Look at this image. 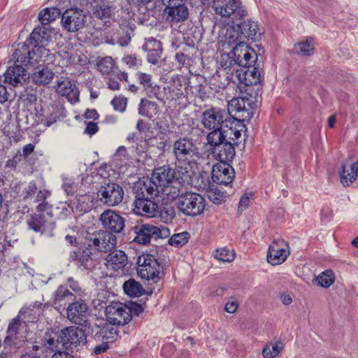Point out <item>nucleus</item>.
Instances as JSON below:
<instances>
[{
  "label": "nucleus",
  "instance_id": "46",
  "mask_svg": "<svg viewBox=\"0 0 358 358\" xmlns=\"http://www.w3.org/2000/svg\"><path fill=\"white\" fill-rule=\"evenodd\" d=\"M113 14L112 6L106 4H98L93 9V15L95 17L103 20L110 18Z\"/></svg>",
  "mask_w": 358,
  "mask_h": 358
},
{
  "label": "nucleus",
  "instance_id": "49",
  "mask_svg": "<svg viewBox=\"0 0 358 358\" xmlns=\"http://www.w3.org/2000/svg\"><path fill=\"white\" fill-rule=\"evenodd\" d=\"M190 235L187 231L175 234L169 239V244L178 248L185 245L189 241Z\"/></svg>",
  "mask_w": 358,
  "mask_h": 358
},
{
  "label": "nucleus",
  "instance_id": "44",
  "mask_svg": "<svg viewBox=\"0 0 358 358\" xmlns=\"http://www.w3.org/2000/svg\"><path fill=\"white\" fill-rule=\"evenodd\" d=\"M124 304L127 306V313L128 315L127 318L129 322H131L134 317H139L140 315L144 312V308L141 303L129 301Z\"/></svg>",
  "mask_w": 358,
  "mask_h": 358
},
{
  "label": "nucleus",
  "instance_id": "32",
  "mask_svg": "<svg viewBox=\"0 0 358 358\" xmlns=\"http://www.w3.org/2000/svg\"><path fill=\"white\" fill-rule=\"evenodd\" d=\"M86 15L83 9L69 8V31H76L83 28L85 22Z\"/></svg>",
  "mask_w": 358,
  "mask_h": 358
},
{
  "label": "nucleus",
  "instance_id": "50",
  "mask_svg": "<svg viewBox=\"0 0 358 358\" xmlns=\"http://www.w3.org/2000/svg\"><path fill=\"white\" fill-rule=\"evenodd\" d=\"M335 276L331 270H326L317 278L318 284L324 288L329 287L334 282Z\"/></svg>",
  "mask_w": 358,
  "mask_h": 358
},
{
  "label": "nucleus",
  "instance_id": "52",
  "mask_svg": "<svg viewBox=\"0 0 358 358\" xmlns=\"http://www.w3.org/2000/svg\"><path fill=\"white\" fill-rule=\"evenodd\" d=\"M173 175H174L173 181H178L180 184L183 185L190 178L189 171L187 168L176 166L173 169Z\"/></svg>",
  "mask_w": 358,
  "mask_h": 358
},
{
  "label": "nucleus",
  "instance_id": "20",
  "mask_svg": "<svg viewBox=\"0 0 358 358\" xmlns=\"http://www.w3.org/2000/svg\"><path fill=\"white\" fill-rule=\"evenodd\" d=\"M99 220L105 230L112 234H120L124 229V218L113 210H104Z\"/></svg>",
  "mask_w": 358,
  "mask_h": 358
},
{
  "label": "nucleus",
  "instance_id": "63",
  "mask_svg": "<svg viewBox=\"0 0 358 358\" xmlns=\"http://www.w3.org/2000/svg\"><path fill=\"white\" fill-rule=\"evenodd\" d=\"M37 186L34 181L29 182L28 185L23 190V198L27 199L31 198L37 192Z\"/></svg>",
  "mask_w": 358,
  "mask_h": 358
},
{
  "label": "nucleus",
  "instance_id": "62",
  "mask_svg": "<svg viewBox=\"0 0 358 358\" xmlns=\"http://www.w3.org/2000/svg\"><path fill=\"white\" fill-rule=\"evenodd\" d=\"M148 145V140L141 137L138 142H136L135 145H132V148L138 155H141L146 152Z\"/></svg>",
  "mask_w": 358,
  "mask_h": 358
},
{
  "label": "nucleus",
  "instance_id": "16",
  "mask_svg": "<svg viewBox=\"0 0 358 358\" xmlns=\"http://www.w3.org/2000/svg\"><path fill=\"white\" fill-rule=\"evenodd\" d=\"M69 302V321L76 325L91 324L88 320L90 315L89 307L86 301L81 299L70 300Z\"/></svg>",
  "mask_w": 358,
  "mask_h": 358
},
{
  "label": "nucleus",
  "instance_id": "23",
  "mask_svg": "<svg viewBox=\"0 0 358 358\" xmlns=\"http://www.w3.org/2000/svg\"><path fill=\"white\" fill-rule=\"evenodd\" d=\"M215 13L222 17H234L239 10L247 9L241 0H213Z\"/></svg>",
  "mask_w": 358,
  "mask_h": 358
},
{
  "label": "nucleus",
  "instance_id": "9",
  "mask_svg": "<svg viewBox=\"0 0 358 358\" xmlns=\"http://www.w3.org/2000/svg\"><path fill=\"white\" fill-rule=\"evenodd\" d=\"M131 231L135 234L133 241L143 245L150 243L152 238L157 240L165 238L169 235L168 228H159L150 224H136L131 228Z\"/></svg>",
  "mask_w": 358,
  "mask_h": 358
},
{
  "label": "nucleus",
  "instance_id": "33",
  "mask_svg": "<svg viewBox=\"0 0 358 358\" xmlns=\"http://www.w3.org/2000/svg\"><path fill=\"white\" fill-rule=\"evenodd\" d=\"M99 329L95 334V338L99 341L110 340L113 342L118 338V331L117 324L109 322H104L102 325H96Z\"/></svg>",
  "mask_w": 358,
  "mask_h": 358
},
{
  "label": "nucleus",
  "instance_id": "34",
  "mask_svg": "<svg viewBox=\"0 0 358 358\" xmlns=\"http://www.w3.org/2000/svg\"><path fill=\"white\" fill-rule=\"evenodd\" d=\"M12 59L15 62L21 64H32V59H34V57H31L29 45L26 41L17 45L12 55Z\"/></svg>",
  "mask_w": 358,
  "mask_h": 358
},
{
  "label": "nucleus",
  "instance_id": "47",
  "mask_svg": "<svg viewBox=\"0 0 358 358\" xmlns=\"http://www.w3.org/2000/svg\"><path fill=\"white\" fill-rule=\"evenodd\" d=\"M156 48H152L147 55L148 62L154 65H156L159 62V59L161 58L162 55V43L160 41L157 40L156 42Z\"/></svg>",
  "mask_w": 358,
  "mask_h": 358
},
{
  "label": "nucleus",
  "instance_id": "27",
  "mask_svg": "<svg viewBox=\"0 0 358 358\" xmlns=\"http://www.w3.org/2000/svg\"><path fill=\"white\" fill-rule=\"evenodd\" d=\"M134 191L135 198L155 199L160 193L159 188L151 178L137 182Z\"/></svg>",
  "mask_w": 358,
  "mask_h": 358
},
{
  "label": "nucleus",
  "instance_id": "30",
  "mask_svg": "<svg viewBox=\"0 0 358 358\" xmlns=\"http://www.w3.org/2000/svg\"><path fill=\"white\" fill-rule=\"evenodd\" d=\"M151 178L157 185V187L161 188L163 185H168L173 182V169L169 165L158 167L154 170Z\"/></svg>",
  "mask_w": 358,
  "mask_h": 358
},
{
  "label": "nucleus",
  "instance_id": "38",
  "mask_svg": "<svg viewBox=\"0 0 358 358\" xmlns=\"http://www.w3.org/2000/svg\"><path fill=\"white\" fill-rule=\"evenodd\" d=\"M122 288L124 294L130 297H139L145 293L142 285L134 278L125 281Z\"/></svg>",
  "mask_w": 358,
  "mask_h": 358
},
{
  "label": "nucleus",
  "instance_id": "48",
  "mask_svg": "<svg viewBox=\"0 0 358 358\" xmlns=\"http://www.w3.org/2000/svg\"><path fill=\"white\" fill-rule=\"evenodd\" d=\"M294 52L298 55L310 56L314 53V47L307 39L306 41L299 42L294 45Z\"/></svg>",
  "mask_w": 358,
  "mask_h": 358
},
{
  "label": "nucleus",
  "instance_id": "4",
  "mask_svg": "<svg viewBox=\"0 0 358 358\" xmlns=\"http://www.w3.org/2000/svg\"><path fill=\"white\" fill-rule=\"evenodd\" d=\"M76 229L77 227H72L73 234H69V243L76 247L74 250L70 252V259L78 267L92 271L96 267L97 262L91 257L92 252L89 248L80 245L83 243L80 241V232Z\"/></svg>",
  "mask_w": 358,
  "mask_h": 358
},
{
  "label": "nucleus",
  "instance_id": "22",
  "mask_svg": "<svg viewBox=\"0 0 358 358\" xmlns=\"http://www.w3.org/2000/svg\"><path fill=\"white\" fill-rule=\"evenodd\" d=\"M231 162H220L213 166L212 178L213 182L219 185H227L232 182L235 171Z\"/></svg>",
  "mask_w": 358,
  "mask_h": 358
},
{
  "label": "nucleus",
  "instance_id": "21",
  "mask_svg": "<svg viewBox=\"0 0 358 358\" xmlns=\"http://www.w3.org/2000/svg\"><path fill=\"white\" fill-rule=\"evenodd\" d=\"M106 321L116 324L118 327H124L130 322L127 317V306L120 302L113 303L106 308Z\"/></svg>",
  "mask_w": 358,
  "mask_h": 358
},
{
  "label": "nucleus",
  "instance_id": "61",
  "mask_svg": "<svg viewBox=\"0 0 358 358\" xmlns=\"http://www.w3.org/2000/svg\"><path fill=\"white\" fill-rule=\"evenodd\" d=\"M225 197L224 193L219 189H215L209 194L210 200L215 204H221L224 202Z\"/></svg>",
  "mask_w": 358,
  "mask_h": 358
},
{
  "label": "nucleus",
  "instance_id": "1",
  "mask_svg": "<svg viewBox=\"0 0 358 358\" xmlns=\"http://www.w3.org/2000/svg\"><path fill=\"white\" fill-rule=\"evenodd\" d=\"M265 34L261 23L252 17L248 9L239 10L227 24L222 42L224 45L236 43H259Z\"/></svg>",
  "mask_w": 358,
  "mask_h": 358
},
{
  "label": "nucleus",
  "instance_id": "24",
  "mask_svg": "<svg viewBox=\"0 0 358 358\" xmlns=\"http://www.w3.org/2000/svg\"><path fill=\"white\" fill-rule=\"evenodd\" d=\"M287 244L282 240L274 241L268 247L267 261L273 266L283 263L289 255V252L284 247Z\"/></svg>",
  "mask_w": 358,
  "mask_h": 358
},
{
  "label": "nucleus",
  "instance_id": "11",
  "mask_svg": "<svg viewBox=\"0 0 358 358\" xmlns=\"http://www.w3.org/2000/svg\"><path fill=\"white\" fill-rule=\"evenodd\" d=\"M99 201L108 206H115L120 204L124 197L122 187L116 182H106L101 185L97 192Z\"/></svg>",
  "mask_w": 358,
  "mask_h": 358
},
{
  "label": "nucleus",
  "instance_id": "39",
  "mask_svg": "<svg viewBox=\"0 0 358 358\" xmlns=\"http://www.w3.org/2000/svg\"><path fill=\"white\" fill-rule=\"evenodd\" d=\"M92 206L90 196L87 194L80 195L73 203H69V207H71L73 211H78L80 214L89 212Z\"/></svg>",
  "mask_w": 358,
  "mask_h": 358
},
{
  "label": "nucleus",
  "instance_id": "15",
  "mask_svg": "<svg viewBox=\"0 0 358 358\" xmlns=\"http://www.w3.org/2000/svg\"><path fill=\"white\" fill-rule=\"evenodd\" d=\"M55 6L42 10L38 16V19L42 24H48L62 15V24L64 28H67V0H55Z\"/></svg>",
  "mask_w": 358,
  "mask_h": 358
},
{
  "label": "nucleus",
  "instance_id": "14",
  "mask_svg": "<svg viewBox=\"0 0 358 358\" xmlns=\"http://www.w3.org/2000/svg\"><path fill=\"white\" fill-rule=\"evenodd\" d=\"M231 116L234 115L224 109L212 107L203 112L201 122L205 128L214 131L219 129L220 127H222Z\"/></svg>",
  "mask_w": 358,
  "mask_h": 358
},
{
  "label": "nucleus",
  "instance_id": "5",
  "mask_svg": "<svg viewBox=\"0 0 358 358\" xmlns=\"http://www.w3.org/2000/svg\"><path fill=\"white\" fill-rule=\"evenodd\" d=\"M245 118H237V117L231 116L224 125L219 128L211 131L207 136H214L217 140L224 141H231L236 143L238 145V139L241 136V132L245 129L246 131V126L245 124Z\"/></svg>",
  "mask_w": 358,
  "mask_h": 358
},
{
  "label": "nucleus",
  "instance_id": "51",
  "mask_svg": "<svg viewBox=\"0 0 358 358\" xmlns=\"http://www.w3.org/2000/svg\"><path fill=\"white\" fill-rule=\"evenodd\" d=\"M157 213H158L156 217H159L164 220L166 222L172 221L176 215L175 209L172 206H163L162 205H159Z\"/></svg>",
  "mask_w": 358,
  "mask_h": 358
},
{
  "label": "nucleus",
  "instance_id": "59",
  "mask_svg": "<svg viewBox=\"0 0 358 358\" xmlns=\"http://www.w3.org/2000/svg\"><path fill=\"white\" fill-rule=\"evenodd\" d=\"M37 211L39 214L45 215L46 218L52 219V206L48 202L40 203L37 206Z\"/></svg>",
  "mask_w": 358,
  "mask_h": 358
},
{
  "label": "nucleus",
  "instance_id": "43",
  "mask_svg": "<svg viewBox=\"0 0 358 358\" xmlns=\"http://www.w3.org/2000/svg\"><path fill=\"white\" fill-rule=\"evenodd\" d=\"M69 287L73 292L69 291V300H75L85 296V290L82 288L78 281L72 278H69Z\"/></svg>",
  "mask_w": 358,
  "mask_h": 358
},
{
  "label": "nucleus",
  "instance_id": "41",
  "mask_svg": "<svg viewBox=\"0 0 358 358\" xmlns=\"http://www.w3.org/2000/svg\"><path fill=\"white\" fill-rule=\"evenodd\" d=\"M138 110L139 115L151 118L159 112V106L156 102L141 99Z\"/></svg>",
  "mask_w": 358,
  "mask_h": 358
},
{
  "label": "nucleus",
  "instance_id": "37",
  "mask_svg": "<svg viewBox=\"0 0 358 358\" xmlns=\"http://www.w3.org/2000/svg\"><path fill=\"white\" fill-rule=\"evenodd\" d=\"M159 190L166 195L168 199L175 200V203L178 201V198L185 192L182 189V185L180 184L178 181H173L170 184L163 185V187Z\"/></svg>",
  "mask_w": 358,
  "mask_h": 358
},
{
  "label": "nucleus",
  "instance_id": "31",
  "mask_svg": "<svg viewBox=\"0 0 358 358\" xmlns=\"http://www.w3.org/2000/svg\"><path fill=\"white\" fill-rule=\"evenodd\" d=\"M358 161L349 164V159L342 165L340 172L341 182L344 186H349L357 178Z\"/></svg>",
  "mask_w": 358,
  "mask_h": 358
},
{
  "label": "nucleus",
  "instance_id": "40",
  "mask_svg": "<svg viewBox=\"0 0 358 358\" xmlns=\"http://www.w3.org/2000/svg\"><path fill=\"white\" fill-rule=\"evenodd\" d=\"M54 75L51 69L43 66L42 69L36 70L33 73L31 80L37 85H44L48 84L52 80Z\"/></svg>",
  "mask_w": 358,
  "mask_h": 358
},
{
  "label": "nucleus",
  "instance_id": "58",
  "mask_svg": "<svg viewBox=\"0 0 358 358\" xmlns=\"http://www.w3.org/2000/svg\"><path fill=\"white\" fill-rule=\"evenodd\" d=\"M254 195L253 192H250L243 195L239 201L238 206V212L241 214L246 208H248L250 198Z\"/></svg>",
  "mask_w": 358,
  "mask_h": 358
},
{
  "label": "nucleus",
  "instance_id": "42",
  "mask_svg": "<svg viewBox=\"0 0 358 358\" xmlns=\"http://www.w3.org/2000/svg\"><path fill=\"white\" fill-rule=\"evenodd\" d=\"M67 296V287L60 285L55 294V308L62 313L67 314V308H66L65 298Z\"/></svg>",
  "mask_w": 358,
  "mask_h": 358
},
{
  "label": "nucleus",
  "instance_id": "55",
  "mask_svg": "<svg viewBox=\"0 0 358 358\" xmlns=\"http://www.w3.org/2000/svg\"><path fill=\"white\" fill-rule=\"evenodd\" d=\"M110 103L115 110L123 113L127 108V99L123 96H115L110 101Z\"/></svg>",
  "mask_w": 358,
  "mask_h": 358
},
{
  "label": "nucleus",
  "instance_id": "45",
  "mask_svg": "<svg viewBox=\"0 0 358 358\" xmlns=\"http://www.w3.org/2000/svg\"><path fill=\"white\" fill-rule=\"evenodd\" d=\"M45 45H40L37 47H33L31 52L32 59V64L34 63L46 62V58L49 56V50L45 48Z\"/></svg>",
  "mask_w": 358,
  "mask_h": 358
},
{
  "label": "nucleus",
  "instance_id": "36",
  "mask_svg": "<svg viewBox=\"0 0 358 358\" xmlns=\"http://www.w3.org/2000/svg\"><path fill=\"white\" fill-rule=\"evenodd\" d=\"M29 45L37 47L40 45H46L48 44L47 30L45 28H35L29 38L25 41Z\"/></svg>",
  "mask_w": 358,
  "mask_h": 358
},
{
  "label": "nucleus",
  "instance_id": "19",
  "mask_svg": "<svg viewBox=\"0 0 358 358\" xmlns=\"http://www.w3.org/2000/svg\"><path fill=\"white\" fill-rule=\"evenodd\" d=\"M90 241H92V244H89V245L93 246L94 249L101 252L111 251L117 244L116 236L106 230H99L93 233Z\"/></svg>",
  "mask_w": 358,
  "mask_h": 358
},
{
  "label": "nucleus",
  "instance_id": "17",
  "mask_svg": "<svg viewBox=\"0 0 358 358\" xmlns=\"http://www.w3.org/2000/svg\"><path fill=\"white\" fill-rule=\"evenodd\" d=\"M92 331L91 324L69 326V351L78 352L87 344V335Z\"/></svg>",
  "mask_w": 358,
  "mask_h": 358
},
{
  "label": "nucleus",
  "instance_id": "57",
  "mask_svg": "<svg viewBox=\"0 0 358 358\" xmlns=\"http://www.w3.org/2000/svg\"><path fill=\"white\" fill-rule=\"evenodd\" d=\"M80 91L70 80H69V102L73 104L80 101Z\"/></svg>",
  "mask_w": 358,
  "mask_h": 358
},
{
  "label": "nucleus",
  "instance_id": "13",
  "mask_svg": "<svg viewBox=\"0 0 358 358\" xmlns=\"http://www.w3.org/2000/svg\"><path fill=\"white\" fill-rule=\"evenodd\" d=\"M173 153L179 162L189 164L191 159L198 154V148L189 137H180L173 145Z\"/></svg>",
  "mask_w": 358,
  "mask_h": 358
},
{
  "label": "nucleus",
  "instance_id": "26",
  "mask_svg": "<svg viewBox=\"0 0 358 358\" xmlns=\"http://www.w3.org/2000/svg\"><path fill=\"white\" fill-rule=\"evenodd\" d=\"M27 224L30 229L41 234L52 235L55 228V222L52 218H46L45 215L34 214L27 220Z\"/></svg>",
  "mask_w": 358,
  "mask_h": 358
},
{
  "label": "nucleus",
  "instance_id": "64",
  "mask_svg": "<svg viewBox=\"0 0 358 358\" xmlns=\"http://www.w3.org/2000/svg\"><path fill=\"white\" fill-rule=\"evenodd\" d=\"M22 160V152L20 150H18L12 159H10L6 162V167L9 169H15Z\"/></svg>",
  "mask_w": 358,
  "mask_h": 358
},
{
  "label": "nucleus",
  "instance_id": "7",
  "mask_svg": "<svg viewBox=\"0 0 358 358\" xmlns=\"http://www.w3.org/2000/svg\"><path fill=\"white\" fill-rule=\"evenodd\" d=\"M67 327L61 331L54 329L48 331L44 336L43 343L45 346L55 351L52 358H67Z\"/></svg>",
  "mask_w": 358,
  "mask_h": 358
},
{
  "label": "nucleus",
  "instance_id": "10",
  "mask_svg": "<svg viewBox=\"0 0 358 358\" xmlns=\"http://www.w3.org/2000/svg\"><path fill=\"white\" fill-rule=\"evenodd\" d=\"M206 139L215 159L220 162H232L236 155V143L217 140L213 135L207 136Z\"/></svg>",
  "mask_w": 358,
  "mask_h": 358
},
{
  "label": "nucleus",
  "instance_id": "54",
  "mask_svg": "<svg viewBox=\"0 0 358 358\" xmlns=\"http://www.w3.org/2000/svg\"><path fill=\"white\" fill-rule=\"evenodd\" d=\"M215 257L222 262H230L234 259V255L226 248L217 249L215 252Z\"/></svg>",
  "mask_w": 358,
  "mask_h": 358
},
{
  "label": "nucleus",
  "instance_id": "53",
  "mask_svg": "<svg viewBox=\"0 0 358 358\" xmlns=\"http://www.w3.org/2000/svg\"><path fill=\"white\" fill-rule=\"evenodd\" d=\"M113 61L110 57H106L97 63V69L103 74H109L113 71Z\"/></svg>",
  "mask_w": 358,
  "mask_h": 358
},
{
  "label": "nucleus",
  "instance_id": "8",
  "mask_svg": "<svg viewBox=\"0 0 358 358\" xmlns=\"http://www.w3.org/2000/svg\"><path fill=\"white\" fill-rule=\"evenodd\" d=\"M224 48H231V53L238 61V69H250L259 62L258 55L255 50L247 43H236L232 45H224Z\"/></svg>",
  "mask_w": 358,
  "mask_h": 358
},
{
  "label": "nucleus",
  "instance_id": "60",
  "mask_svg": "<svg viewBox=\"0 0 358 358\" xmlns=\"http://www.w3.org/2000/svg\"><path fill=\"white\" fill-rule=\"evenodd\" d=\"M156 127L159 130V132L164 135H166L171 131L170 124L166 118L160 119L157 122Z\"/></svg>",
  "mask_w": 358,
  "mask_h": 358
},
{
  "label": "nucleus",
  "instance_id": "35",
  "mask_svg": "<svg viewBox=\"0 0 358 358\" xmlns=\"http://www.w3.org/2000/svg\"><path fill=\"white\" fill-rule=\"evenodd\" d=\"M106 259L108 265L117 271L124 267L127 262V256L122 250H114L107 255Z\"/></svg>",
  "mask_w": 358,
  "mask_h": 358
},
{
  "label": "nucleus",
  "instance_id": "29",
  "mask_svg": "<svg viewBox=\"0 0 358 358\" xmlns=\"http://www.w3.org/2000/svg\"><path fill=\"white\" fill-rule=\"evenodd\" d=\"M27 71L21 65L10 66L4 73V82L13 86H17L18 84L25 81Z\"/></svg>",
  "mask_w": 358,
  "mask_h": 358
},
{
  "label": "nucleus",
  "instance_id": "25",
  "mask_svg": "<svg viewBox=\"0 0 358 358\" xmlns=\"http://www.w3.org/2000/svg\"><path fill=\"white\" fill-rule=\"evenodd\" d=\"M133 211L135 214L148 217H155L159 204L155 199L135 198Z\"/></svg>",
  "mask_w": 358,
  "mask_h": 358
},
{
  "label": "nucleus",
  "instance_id": "3",
  "mask_svg": "<svg viewBox=\"0 0 358 358\" xmlns=\"http://www.w3.org/2000/svg\"><path fill=\"white\" fill-rule=\"evenodd\" d=\"M250 69H236V77L238 80L239 85L238 88L241 94H246L250 96H254L255 101H257L258 96H262V89L257 87L255 91L253 86H257L261 83V75L259 69L261 68L260 62L252 65Z\"/></svg>",
  "mask_w": 358,
  "mask_h": 358
},
{
  "label": "nucleus",
  "instance_id": "56",
  "mask_svg": "<svg viewBox=\"0 0 358 358\" xmlns=\"http://www.w3.org/2000/svg\"><path fill=\"white\" fill-rule=\"evenodd\" d=\"M136 76L145 90H148L149 87H152V76L150 74L138 71L136 73Z\"/></svg>",
  "mask_w": 358,
  "mask_h": 358
},
{
  "label": "nucleus",
  "instance_id": "18",
  "mask_svg": "<svg viewBox=\"0 0 358 358\" xmlns=\"http://www.w3.org/2000/svg\"><path fill=\"white\" fill-rule=\"evenodd\" d=\"M33 311L34 308H22L20 310L19 315L10 322L7 329V336L3 341V345L5 346L16 345L19 329L22 324L20 315H24V318L27 319L28 322H34V319L29 317V315H31Z\"/></svg>",
  "mask_w": 358,
  "mask_h": 358
},
{
  "label": "nucleus",
  "instance_id": "12",
  "mask_svg": "<svg viewBox=\"0 0 358 358\" xmlns=\"http://www.w3.org/2000/svg\"><path fill=\"white\" fill-rule=\"evenodd\" d=\"M165 8L163 13L166 20L170 22H180L186 20L189 16V9L185 0H162Z\"/></svg>",
  "mask_w": 358,
  "mask_h": 358
},
{
  "label": "nucleus",
  "instance_id": "28",
  "mask_svg": "<svg viewBox=\"0 0 358 358\" xmlns=\"http://www.w3.org/2000/svg\"><path fill=\"white\" fill-rule=\"evenodd\" d=\"M253 96H250L247 95L246 94H242V96H239L237 98H233L231 101L229 103L228 108L227 112H229L231 115L234 112L237 113H246L247 115L244 116L243 115L239 116L238 118L243 119V117L246 120H250L252 117V113L248 112V110L246 108V102H248V105H250V103L252 102V98Z\"/></svg>",
  "mask_w": 358,
  "mask_h": 358
},
{
  "label": "nucleus",
  "instance_id": "2",
  "mask_svg": "<svg viewBox=\"0 0 358 358\" xmlns=\"http://www.w3.org/2000/svg\"><path fill=\"white\" fill-rule=\"evenodd\" d=\"M136 264L137 273L141 279L152 280L157 283L165 275L164 266L157 250L142 252L138 256Z\"/></svg>",
  "mask_w": 358,
  "mask_h": 358
},
{
  "label": "nucleus",
  "instance_id": "6",
  "mask_svg": "<svg viewBox=\"0 0 358 358\" xmlns=\"http://www.w3.org/2000/svg\"><path fill=\"white\" fill-rule=\"evenodd\" d=\"M176 206L185 216L195 217L203 213L206 200L200 194L186 191L178 198Z\"/></svg>",
  "mask_w": 358,
  "mask_h": 358
}]
</instances>
